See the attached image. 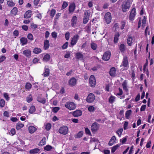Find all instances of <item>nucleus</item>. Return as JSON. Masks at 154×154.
<instances>
[{
	"label": "nucleus",
	"instance_id": "f257e3e1",
	"mask_svg": "<svg viewBox=\"0 0 154 154\" xmlns=\"http://www.w3.org/2000/svg\"><path fill=\"white\" fill-rule=\"evenodd\" d=\"M104 20L106 23L107 24L110 23L112 20V15L110 12L106 13L104 15Z\"/></svg>",
	"mask_w": 154,
	"mask_h": 154
},
{
	"label": "nucleus",
	"instance_id": "f03ea898",
	"mask_svg": "<svg viewBox=\"0 0 154 154\" xmlns=\"http://www.w3.org/2000/svg\"><path fill=\"white\" fill-rule=\"evenodd\" d=\"M130 4L129 2L126 1L124 2L122 5V8L123 12H126L129 9L130 7Z\"/></svg>",
	"mask_w": 154,
	"mask_h": 154
},
{
	"label": "nucleus",
	"instance_id": "7ed1b4c3",
	"mask_svg": "<svg viewBox=\"0 0 154 154\" xmlns=\"http://www.w3.org/2000/svg\"><path fill=\"white\" fill-rule=\"evenodd\" d=\"M96 84V81L94 75H91L89 79V84L92 87H94Z\"/></svg>",
	"mask_w": 154,
	"mask_h": 154
},
{
	"label": "nucleus",
	"instance_id": "20e7f679",
	"mask_svg": "<svg viewBox=\"0 0 154 154\" xmlns=\"http://www.w3.org/2000/svg\"><path fill=\"white\" fill-rule=\"evenodd\" d=\"M100 128V125L96 122L92 123L91 127V130L93 133H94L97 131Z\"/></svg>",
	"mask_w": 154,
	"mask_h": 154
},
{
	"label": "nucleus",
	"instance_id": "39448f33",
	"mask_svg": "<svg viewBox=\"0 0 154 154\" xmlns=\"http://www.w3.org/2000/svg\"><path fill=\"white\" fill-rule=\"evenodd\" d=\"M95 99V96L93 93H90L86 98V101L89 103H92Z\"/></svg>",
	"mask_w": 154,
	"mask_h": 154
},
{
	"label": "nucleus",
	"instance_id": "423d86ee",
	"mask_svg": "<svg viewBox=\"0 0 154 154\" xmlns=\"http://www.w3.org/2000/svg\"><path fill=\"white\" fill-rule=\"evenodd\" d=\"M136 14V9L135 8H133L131 9L129 15V19L130 21H132L134 20Z\"/></svg>",
	"mask_w": 154,
	"mask_h": 154
},
{
	"label": "nucleus",
	"instance_id": "0eeeda50",
	"mask_svg": "<svg viewBox=\"0 0 154 154\" xmlns=\"http://www.w3.org/2000/svg\"><path fill=\"white\" fill-rule=\"evenodd\" d=\"M65 106L70 110L74 109L75 108V104L72 102H67L65 105Z\"/></svg>",
	"mask_w": 154,
	"mask_h": 154
},
{
	"label": "nucleus",
	"instance_id": "6e6552de",
	"mask_svg": "<svg viewBox=\"0 0 154 154\" xmlns=\"http://www.w3.org/2000/svg\"><path fill=\"white\" fill-rule=\"evenodd\" d=\"M110 52L109 51H106L104 53L102 59L104 60L107 61L110 59Z\"/></svg>",
	"mask_w": 154,
	"mask_h": 154
},
{
	"label": "nucleus",
	"instance_id": "1a4fd4ad",
	"mask_svg": "<svg viewBox=\"0 0 154 154\" xmlns=\"http://www.w3.org/2000/svg\"><path fill=\"white\" fill-rule=\"evenodd\" d=\"M68 131V128L67 127L63 126L60 128L59 130L60 133L63 135L66 134Z\"/></svg>",
	"mask_w": 154,
	"mask_h": 154
},
{
	"label": "nucleus",
	"instance_id": "9d476101",
	"mask_svg": "<svg viewBox=\"0 0 154 154\" xmlns=\"http://www.w3.org/2000/svg\"><path fill=\"white\" fill-rule=\"evenodd\" d=\"M122 65L125 67L128 66V57L126 55L123 58V61L122 62Z\"/></svg>",
	"mask_w": 154,
	"mask_h": 154
},
{
	"label": "nucleus",
	"instance_id": "9b49d317",
	"mask_svg": "<svg viewBox=\"0 0 154 154\" xmlns=\"http://www.w3.org/2000/svg\"><path fill=\"white\" fill-rule=\"evenodd\" d=\"M77 22V18L76 16H74L71 20V26L72 27H75Z\"/></svg>",
	"mask_w": 154,
	"mask_h": 154
},
{
	"label": "nucleus",
	"instance_id": "f8f14e48",
	"mask_svg": "<svg viewBox=\"0 0 154 154\" xmlns=\"http://www.w3.org/2000/svg\"><path fill=\"white\" fill-rule=\"evenodd\" d=\"M133 38L131 35H128L127 37V44L129 46L132 45L133 43Z\"/></svg>",
	"mask_w": 154,
	"mask_h": 154
},
{
	"label": "nucleus",
	"instance_id": "ddd939ff",
	"mask_svg": "<svg viewBox=\"0 0 154 154\" xmlns=\"http://www.w3.org/2000/svg\"><path fill=\"white\" fill-rule=\"evenodd\" d=\"M32 11L31 10H29L27 11L24 15V17L26 18H29L32 16Z\"/></svg>",
	"mask_w": 154,
	"mask_h": 154
},
{
	"label": "nucleus",
	"instance_id": "4468645a",
	"mask_svg": "<svg viewBox=\"0 0 154 154\" xmlns=\"http://www.w3.org/2000/svg\"><path fill=\"white\" fill-rule=\"evenodd\" d=\"M75 4L74 3H72L69 5V13H72L74 11L75 9Z\"/></svg>",
	"mask_w": 154,
	"mask_h": 154
},
{
	"label": "nucleus",
	"instance_id": "2eb2a0df",
	"mask_svg": "<svg viewBox=\"0 0 154 154\" xmlns=\"http://www.w3.org/2000/svg\"><path fill=\"white\" fill-rule=\"evenodd\" d=\"M49 41L48 40H45L44 42V48L45 50L48 49L49 47Z\"/></svg>",
	"mask_w": 154,
	"mask_h": 154
},
{
	"label": "nucleus",
	"instance_id": "dca6fc26",
	"mask_svg": "<svg viewBox=\"0 0 154 154\" xmlns=\"http://www.w3.org/2000/svg\"><path fill=\"white\" fill-rule=\"evenodd\" d=\"M76 80L74 78H71L69 81V83L71 86L74 85L76 83Z\"/></svg>",
	"mask_w": 154,
	"mask_h": 154
},
{
	"label": "nucleus",
	"instance_id": "f3484780",
	"mask_svg": "<svg viewBox=\"0 0 154 154\" xmlns=\"http://www.w3.org/2000/svg\"><path fill=\"white\" fill-rule=\"evenodd\" d=\"M27 39L26 38L22 37L20 39V42L22 45H24L27 44Z\"/></svg>",
	"mask_w": 154,
	"mask_h": 154
},
{
	"label": "nucleus",
	"instance_id": "a211bd4d",
	"mask_svg": "<svg viewBox=\"0 0 154 154\" xmlns=\"http://www.w3.org/2000/svg\"><path fill=\"white\" fill-rule=\"evenodd\" d=\"M40 149L38 148H35L30 150L29 152L31 154H35L39 153Z\"/></svg>",
	"mask_w": 154,
	"mask_h": 154
},
{
	"label": "nucleus",
	"instance_id": "6ab92c4d",
	"mask_svg": "<svg viewBox=\"0 0 154 154\" xmlns=\"http://www.w3.org/2000/svg\"><path fill=\"white\" fill-rule=\"evenodd\" d=\"M119 36L120 34L119 32H117L115 34L113 41L115 43H116L118 42Z\"/></svg>",
	"mask_w": 154,
	"mask_h": 154
},
{
	"label": "nucleus",
	"instance_id": "aec40b11",
	"mask_svg": "<svg viewBox=\"0 0 154 154\" xmlns=\"http://www.w3.org/2000/svg\"><path fill=\"white\" fill-rule=\"evenodd\" d=\"M119 49L121 52L124 53L126 50V47L124 44H121L119 46Z\"/></svg>",
	"mask_w": 154,
	"mask_h": 154
},
{
	"label": "nucleus",
	"instance_id": "412c9836",
	"mask_svg": "<svg viewBox=\"0 0 154 154\" xmlns=\"http://www.w3.org/2000/svg\"><path fill=\"white\" fill-rule=\"evenodd\" d=\"M23 54L26 57H30L31 55V51L29 49L24 50L23 51Z\"/></svg>",
	"mask_w": 154,
	"mask_h": 154
},
{
	"label": "nucleus",
	"instance_id": "4be33fe9",
	"mask_svg": "<svg viewBox=\"0 0 154 154\" xmlns=\"http://www.w3.org/2000/svg\"><path fill=\"white\" fill-rule=\"evenodd\" d=\"M122 88L123 90L126 91H128V89L127 87V83L126 80H125L122 84Z\"/></svg>",
	"mask_w": 154,
	"mask_h": 154
},
{
	"label": "nucleus",
	"instance_id": "5701e85b",
	"mask_svg": "<svg viewBox=\"0 0 154 154\" xmlns=\"http://www.w3.org/2000/svg\"><path fill=\"white\" fill-rule=\"evenodd\" d=\"M77 41V35H76L74 36L73 38H72L71 42V45L72 46L76 44Z\"/></svg>",
	"mask_w": 154,
	"mask_h": 154
},
{
	"label": "nucleus",
	"instance_id": "b1692460",
	"mask_svg": "<svg viewBox=\"0 0 154 154\" xmlns=\"http://www.w3.org/2000/svg\"><path fill=\"white\" fill-rule=\"evenodd\" d=\"M116 69L115 67H113L111 68L109 71V74L111 76H114L116 74Z\"/></svg>",
	"mask_w": 154,
	"mask_h": 154
},
{
	"label": "nucleus",
	"instance_id": "393cba45",
	"mask_svg": "<svg viewBox=\"0 0 154 154\" xmlns=\"http://www.w3.org/2000/svg\"><path fill=\"white\" fill-rule=\"evenodd\" d=\"M28 129L29 132L31 134L34 133L37 130L36 128L33 126H30Z\"/></svg>",
	"mask_w": 154,
	"mask_h": 154
},
{
	"label": "nucleus",
	"instance_id": "a878e982",
	"mask_svg": "<svg viewBox=\"0 0 154 154\" xmlns=\"http://www.w3.org/2000/svg\"><path fill=\"white\" fill-rule=\"evenodd\" d=\"M50 70L48 68H45V72L43 73L42 75L45 77H47L49 75Z\"/></svg>",
	"mask_w": 154,
	"mask_h": 154
},
{
	"label": "nucleus",
	"instance_id": "bb28decb",
	"mask_svg": "<svg viewBox=\"0 0 154 154\" xmlns=\"http://www.w3.org/2000/svg\"><path fill=\"white\" fill-rule=\"evenodd\" d=\"M50 58V55L47 54L44 56L43 58V60L45 62H48L49 61Z\"/></svg>",
	"mask_w": 154,
	"mask_h": 154
},
{
	"label": "nucleus",
	"instance_id": "cd10ccee",
	"mask_svg": "<svg viewBox=\"0 0 154 154\" xmlns=\"http://www.w3.org/2000/svg\"><path fill=\"white\" fill-rule=\"evenodd\" d=\"M42 52L41 49L38 48H35L33 50V52L34 53L36 54H38L41 53Z\"/></svg>",
	"mask_w": 154,
	"mask_h": 154
},
{
	"label": "nucleus",
	"instance_id": "c85d7f7f",
	"mask_svg": "<svg viewBox=\"0 0 154 154\" xmlns=\"http://www.w3.org/2000/svg\"><path fill=\"white\" fill-rule=\"evenodd\" d=\"M18 12L17 8L16 7H14L11 11V14L13 16H15L17 14Z\"/></svg>",
	"mask_w": 154,
	"mask_h": 154
},
{
	"label": "nucleus",
	"instance_id": "c756f323",
	"mask_svg": "<svg viewBox=\"0 0 154 154\" xmlns=\"http://www.w3.org/2000/svg\"><path fill=\"white\" fill-rule=\"evenodd\" d=\"M131 112L132 111L131 109L127 110L125 114V116L126 119H129V116H130Z\"/></svg>",
	"mask_w": 154,
	"mask_h": 154
},
{
	"label": "nucleus",
	"instance_id": "7c9ffc66",
	"mask_svg": "<svg viewBox=\"0 0 154 154\" xmlns=\"http://www.w3.org/2000/svg\"><path fill=\"white\" fill-rule=\"evenodd\" d=\"M46 143V138L44 137H43L42 139L41 140L40 143H39L38 145L40 146H42L45 145Z\"/></svg>",
	"mask_w": 154,
	"mask_h": 154
},
{
	"label": "nucleus",
	"instance_id": "2f4dec72",
	"mask_svg": "<svg viewBox=\"0 0 154 154\" xmlns=\"http://www.w3.org/2000/svg\"><path fill=\"white\" fill-rule=\"evenodd\" d=\"M119 147V146L118 144L116 145L113 146L111 148V151L112 153H113L118 149Z\"/></svg>",
	"mask_w": 154,
	"mask_h": 154
},
{
	"label": "nucleus",
	"instance_id": "473e14b6",
	"mask_svg": "<svg viewBox=\"0 0 154 154\" xmlns=\"http://www.w3.org/2000/svg\"><path fill=\"white\" fill-rule=\"evenodd\" d=\"M78 59L83 60L84 58L83 54L80 52H78Z\"/></svg>",
	"mask_w": 154,
	"mask_h": 154
},
{
	"label": "nucleus",
	"instance_id": "72a5a7b5",
	"mask_svg": "<svg viewBox=\"0 0 154 154\" xmlns=\"http://www.w3.org/2000/svg\"><path fill=\"white\" fill-rule=\"evenodd\" d=\"M35 111V108L34 106H32L30 107L29 112L31 114L33 113Z\"/></svg>",
	"mask_w": 154,
	"mask_h": 154
},
{
	"label": "nucleus",
	"instance_id": "f704fd0d",
	"mask_svg": "<svg viewBox=\"0 0 154 154\" xmlns=\"http://www.w3.org/2000/svg\"><path fill=\"white\" fill-rule=\"evenodd\" d=\"M91 48L94 50H96L97 48V45L95 43L92 42L91 44Z\"/></svg>",
	"mask_w": 154,
	"mask_h": 154
},
{
	"label": "nucleus",
	"instance_id": "c9c22d12",
	"mask_svg": "<svg viewBox=\"0 0 154 154\" xmlns=\"http://www.w3.org/2000/svg\"><path fill=\"white\" fill-rule=\"evenodd\" d=\"M115 97L113 96H111L109 99V102L111 103H112L115 101Z\"/></svg>",
	"mask_w": 154,
	"mask_h": 154
},
{
	"label": "nucleus",
	"instance_id": "e433bc0d",
	"mask_svg": "<svg viewBox=\"0 0 154 154\" xmlns=\"http://www.w3.org/2000/svg\"><path fill=\"white\" fill-rule=\"evenodd\" d=\"M52 149L53 147H52V146L49 145H46L44 148V149L45 150H46L47 151H50Z\"/></svg>",
	"mask_w": 154,
	"mask_h": 154
},
{
	"label": "nucleus",
	"instance_id": "4c0bfd02",
	"mask_svg": "<svg viewBox=\"0 0 154 154\" xmlns=\"http://www.w3.org/2000/svg\"><path fill=\"white\" fill-rule=\"evenodd\" d=\"M5 105V101L3 99H1L0 100V106L1 108L3 107Z\"/></svg>",
	"mask_w": 154,
	"mask_h": 154
},
{
	"label": "nucleus",
	"instance_id": "58836bf2",
	"mask_svg": "<svg viewBox=\"0 0 154 154\" xmlns=\"http://www.w3.org/2000/svg\"><path fill=\"white\" fill-rule=\"evenodd\" d=\"M24 125L22 123H17L16 126V129L19 130L24 126Z\"/></svg>",
	"mask_w": 154,
	"mask_h": 154
},
{
	"label": "nucleus",
	"instance_id": "ea45409f",
	"mask_svg": "<svg viewBox=\"0 0 154 154\" xmlns=\"http://www.w3.org/2000/svg\"><path fill=\"white\" fill-rule=\"evenodd\" d=\"M126 22L125 20H122L121 22V26H120V29L121 30L124 29L126 24Z\"/></svg>",
	"mask_w": 154,
	"mask_h": 154
},
{
	"label": "nucleus",
	"instance_id": "a19ab883",
	"mask_svg": "<svg viewBox=\"0 0 154 154\" xmlns=\"http://www.w3.org/2000/svg\"><path fill=\"white\" fill-rule=\"evenodd\" d=\"M123 130L122 128L119 129L116 131V134L118 135L119 137H120L122 134Z\"/></svg>",
	"mask_w": 154,
	"mask_h": 154
},
{
	"label": "nucleus",
	"instance_id": "79ce46f5",
	"mask_svg": "<svg viewBox=\"0 0 154 154\" xmlns=\"http://www.w3.org/2000/svg\"><path fill=\"white\" fill-rule=\"evenodd\" d=\"M32 87V85L31 83L29 82H27L25 85V88L28 90L30 89Z\"/></svg>",
	"mask_w": 154,
	"mask_h": 154
},
{
	"label": "nucleus",
	"instance_id": "37998d69",
	"mask_svg": "<svg viewBox=\"0 0 154 154\" xmlns=\"http://www.w3.org/2000/svg\"><path fill=\"white\" fill-rule=\"evenodd\" d=\"M142 26L143 27H144L145 26V24L146 22V19L145 17L144 16L142 20Z\"/></svg>",
	"mask_w": 154,
	"mask_h": 154
},
{
	"label": "nucleus",
	"instance_id": "c03bdc74",
	"mask_svg": "<svg viewBox=\"0 0 154 154\" xmlns=\"http://www.w3.org/2000/svg\"><path fill=\"white\" fill-rule=\"evenodd\" d=\"M51 125L50 123H48L45 125V128L47 131L49 130L51 128Z\"/></svg>",
	"mask_w": 154,
	"mask_h": 154
},
{
	"label": "nucleus",
	"instance_id": "a18cd8bd",
	"mask_svg": "<svg viewBox=\"0 0 154 154\" xmlns=\"http://www.w3.org/2000/svg\"><path fill=\"white\" fill-rule=\"evenodd\" d=\"M55 13H56L55 10L54 9H52V10H51V11L50 12V16H51V17L52 18H53Z\"/></svg>",
	"mask_w": 154,
	"mask_h": 154
},
{
	"label": "nucleus",
	"instance_id": "49530a36",
	"mask_svg": "<svg viewBox=\"0 0 154 154\" xmlns=\"http://www.w3.org/2000/svg\"><path fill=\"white\" fill-rule=\"evenodd\" d=\"M90 15V14L89 12L88 11H87L86 12H85L84 14V17L85 18H87V19H89V17Z\"/></svg>",
	"mask_w": 154,
	"mask_h": 154
},
{
	"label": "nucleus",
	"instance_id": "de8ad7c7",
	"mask_svg": "<svg viewBox=\"0 0 154 154\" xmlns=\"http://www.w3.org/2000/svg\"><path fill=\"white\" fill-rule=\"evenodd\" d=\"M28 38L31 40L32 41L33 40V37L31 33H29L27 35Z\"/></svg>",
	"mask_w": 154,
	"mask_h": 154
},
{
	"label": "nucleus",
	"instance_id": "09e8293b",
	"mask_svg": "<svg viewBox=\"0 0 154 154\" xmlns=\"http://www.w3.org/2000/svg\"><path fill=\"white\" fill-rule=\"evenodd\" d=\"M68 5L67 2H64L62 6V9H64L66 8Z\"/></svg>",
	"mask_w": 154,
	"mask_h": 154
},
{
	"label": "nucleus",
	"instance_id": "8fccbe9b",
	"mask_svg": "<svg viewBox=\"0 0 154 154\" xmlns=\"http://www.w3.org/2000/svg\"><path fill=\"white\" fill-rule=\"evenodd\" d=\"M68 42H66L62 46V48L63 49H66L68 46Z\"/></svg>",
	"mask_w": 154,
	"mask_h": 154
},
{
	"label": "nucleus",
	"instance_id": "3c124183",
	"mask_svg": "<svg viewBox=\"0 0 154 154\" xmlns=\"http://www.w3.org/2000/svg\"><path fill=\"white\" fill-rule=\"evenodd\" d=\"M3 95L7 101H8L9 100L10 97H9L8 93H3Z\"/></svg>",
	"mask_w": 154,
	"mask_h": 154
},
{
	"label": "nucleus",
	"instance_id": "603ef678",
	"mask_svg": "<svg viewBox=\"0 0 154 154\" xmlns=\"http://www.w3.org/2000/svg\"><path fill=\"white\" fill-rule=\"evenodd\" d=\"M32 100V98L31 95H29V96L28 97H27L26 98V100L28 103H30L31 102Z\"/></svg>",
	"mask_w": 154,
	"mask_h": 154
},
{
	"label": "nucleus",
	"instance_id": "864d4df0",
	"mask_svg": "<svg viewBox=\"0 0 154 154\" xmlns=\"http://www.w3.org/2000/svg\"><path fill=\"white\" fill-rule=\"evenodd\" d=\"M88 109L89 111L90 112H92L94 111L95 108L93 106H91L88 107Z\"/></svg>",
	"mask_w": 154,
	"mask_h": 154
},
{
	"label": "nucleus",
	"instance_id": "5fc2aeb1",
	"mask_svg": "<svg viewBox=\"0 0 154 154\" xmlns=\"http://www.w3.org/2000/svg\"><path fill=\"white\" fill-rule=\"evenodd\" d=\"M85 132L86 134L89 135L91 136V133L89 129L88 128H86L85 129Z\"/></svg>",
	"mask_w": 154,
	"mask_h": 154
},
{
	"label": "nucleus",
	"instance_id": "6e6d98bb",
	"mask_svg": "<svg viewBox=\"0 0 154 154\" xmlns=\"http://www.w3.org/2000/svg\"><path fill=\"white\" fill-rule=\"evenodd\" d=\"M70 33L69 32H66L65 34V37L66 40H68L69 39Z\"/></svg>",
	"mask_w": 154,
	"mask_h": 154
},
{
	"label": "nucleus",
	"instance_id": "4d7b16f0",
	"mask_svg": "<svg viewBox=\"0 0 154 154\" xmlns=\"http://www.w3.org/2000/svg\"><path fill=\"white\" fill-rule=\"evenodd\" d=\"M60 109V108L58 107H54L52 109V111L54 113L57 112Z\"/></svg>",
	"mask_w": 154,
	"mask_h": 154
},
{
	"label": "nucleus",
	"instance_id": "13d9d810",
	"mask_svg": "<svg viewBox=\"0 0 154 154\" xmlns=\"http://www.w3.org/2000/svg\"><path fill=\"white\" fill-rule=\"evenodd\" d=\"M51 35V36H52V37L53 38H54V39L56 38L57 37V33L56 32H52Z\"/></svg>",
	"mask_w": 154,
	"mask_h": 154
},
{
	"label": "nucleus",
	"instance_id": "bf43d9fd",
	"mask_svg": "<svg viewBox=\"0 0 154 154\" xmlns=\"http://www.w3.org/2000/svg\"><path fill=\"white\" fill-rule=\"evenodd\" d=\"M31 27L32 29H35L37 28L38 26L36 24L32 23L31 25Z\"/></svg>",
	"mask_w": 154,
	"mask_h": 154
},
{
	"label": "nucleus",
	"instance_id": "052dcab7",
	"mask_svg": "<svg viewBox=\"0 0 154 154\" xmlns=\"http://www.w3.org/2000/svg\"><path fill=\"white\" fill-rule=\"evenodd\" d=\"M148 64V61L147 59H146V63H145L143 66V70L144 71H146V67L147 66Z\"/></svg>",
	"mask_w": 154,
	"mask_h": 154
},
{
	"label": "nucleus",
	"instance_id": "680f3d73",
	"mask_svg": "<svg viewBox=\"0 0 154 154\" xmlns=\"http://www.w3.org/2000/svg\"><path fill=\"white\" fill-rule=\"evenodd\" d=\"M119 92L117 94V95L118 96H121L123 94V91L122 89L120 88H119Z\"/></svg>",
	"mask_w": 154,
	"mask_h": 154
},
{
	"label": "nucleus",
	"instance_id": "e2e57ef3",
	"mask_svg": "<svg viewBox=\"0 0 154 154\" xmlns=\"http://www.w3.org/2000/svg\"><path fill=\"white\" fill-rule=\"evenodd\" d=\"M151 140L149 141L146 145V147L147 148H150L151 147Z\"/></svg>",
	"mask_w": 154,
	"mask_h": 154
},
{
	"label": "nucleus",
	"instance_id": "0e129e2a",
	"mask_svg": "<svg viewBox=\"0 0 154 154\" xmlns=\"http://www.w3.org/2000/svg\"><path fill=\"white\" fill-rule=\"evenodd\" d=\"M146 105H143L140 108V111H144L146 108Z\"/></svg>",
	"mask_w": 154,
	"mask_h": 154
},
{
	"label": "nucleus",
	"instance_id": "69168bd1",
	"mask_svg": "<svg viewBox=\"0 0 154 154\" xmlns=\"http://www.w3.org/2000/svg\"><path fill=\"white\" fill-rule=\"evenodd\" d=\"M22 28L25 31H27L28 28V26L24 25L22 26Z\"/></svg>",
	"mask_w": 154,
	"mask_h": 154
},
{
	"label": "nucleus",
	"instance_id": "338daca9",
	"mask_svg": "<svg viewBox=\"0 0 154 154\" xmlns=\"http://www.w3.org/2000/svg\"><path fill=\"white\" fill-rule=\"evenodd\" d=\"M8 4L9 6L11 7L15 5V4L13 2L10 1L8 2Z\"/></svg>",
	"mask_w": 154,
	"mask_h": 154
},
{
	"label": "nucleus",
	"instance_id": "774afa93",
	"mask_svg": "<svg viewBox=\"0 0 154 154\" xmlns=\"http://www.w3.org/2000/svg\"><path fill=\"white\" fill-rule=\"evenodd\" d=\"M103 152L104 154H110V150L108 149H104Z\"/></svg>",
	"mask_w": 154,
	"mask_h": 154
}]
</instances>
